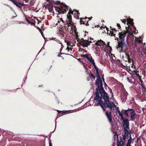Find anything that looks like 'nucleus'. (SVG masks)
<instances>
[{"label": "nucleus", "mask_w": 146, "mask_h": 146, "mask_svg": "<svg viewBox=\"0 0 146 146\" xmlns=\"http://www.w3.org/2000/svg\"><path fill=\"white\" fill-rule=\"evenodd\" d=\"M94 95V100L98 102V103H109L110 102V97L104 89L103 85H98Z\"/></svg>", "instance_id": "nucleus-1"}, {"label": "nucleus", "mask_w": 146, "mask_h": 146, "mask_svg": "<svg viewBox=\"0 0 146 146\" xmlns=\"http://www.w3.org/2000/svg\"><path fill=\"white\" fill-rule=\"evenodd\" d=\"M55 3L56 4H60V7H54L56 8V10L58 14H64L66 13V12L68 10V7L64 4L61 3L60 1H55Z\"/></svg>", "instance_id": "nucleus-2"}, {"label": "nucleus", "mask_w": 146, "mask_h": 146, "mask_svg": "<svg viewBox=\"0 0 146 146\" xmlns=\"http://www.w3.org/2000/svg\"><path fill=\"white\" fill-rule=\"evenodd\" d=\"M115 40L118 41V45L117 46V48L120 52H121L122 51H123L124 49L125 50L127 48V46L124 42V40H119L118 37H116Z\"/></svg>", "instance_id": "nucleus-3"}, {"label": "nucleus", "mask_w": 146, "mask_h": 146, "mask_svg": "<svg viewBox=\"0 0 146 146\" xmlns=\"http://www.w3.org/2000/svg\"><path fill=\"white\" fill-rule=\"evenodd\" d=\"M73 11H72L71 9H70L69 10L68 15H67V18L68 20L66 21V24H67L68 25L73 24L72 21V17L71 15L73 14Z\"/></svg>", "instance_id": "nucleus-4"}, {"label": "nucleus", "mask_w": 146, "mask_h": 146, "mask_svg": "<svg viewBox=\"0 0 146 146\" xmlns=\"http://www.w3.org/2000/svg\"><path fill=\"white\" fill-rule=\"evenodd\" d=\"M123 111H124L123 113L124 115L125 116L127 117H128L129 116V114H130L131 115L135 112L134 110L133 109H130L129 108H128L127 110H123L122 111H121V112H123Z\"/></svg>", "instance_id": "nucleus-5"}, {"label": "nucleus", "mask_w": 146, "mask_h": 146, "mask_svg": "<svg viewBox=\"0 0 146 146\" xmlns=\"http://www.w3.org/2000/svg\"><path fill=\"white\" fill-rule=\"evenodd\" d=\"M80 44L83 46V47H87L88 46L90 45V44L88 41V40H84L83 38H82L80 39V41H78Z\"/></svg>", "instance_id": "nucleus-6"}, {"label": "nucleus", "mask_w": 146, "mask_h": 146, "mask_svg": "<svg viewBox=\"0 0 146 146\" xmlns=\"http://www.w3.org/2000/svg\"><path fill=\"white\" fill-rule=\"evenodd\" d=\"M96 74L98 77L96 80V84H97L98 86V85L100 86L103 85L99 71L96 72Z\"/></svg>", "instance_id": "nucleus-7"}, {"label": "nucleus", "mask_w": 146, "mask_h": 146, "mask_svg": "<svg viewBox=\"0 0 146 146\" xmlns=\"http://www.w3.org/2000/svg\"><path fill=\"white\" fill-rule=\"evenodd\" d=\"M121 120L123 121V125L124 127V129H129V120L127 118L124 119V118Z\"/></svg>", "instance_id": "nucleus-8"}, {"label": "nucleus", "mask_w": 146, "mask_h": 146, "mask_svg": "<svg viewBox=\"0 0 146 146\" xmlns=\"http://www.w3.org/2000/svg\"><path fill=\"white\" fill-rule=\"evenodd\" d=\"M126 34V32H125V31L124 30L123 31H122L121 32L118 33L119 37V40H124V37H125Z\"/></svg>", "instance_id": "nucleus-9"}, {"label": "nucleus", "mask_w": 146, "mask_h": 146, "mask_svg": "<svg viewBox=\"0 0 146 146\" xmlns=\"http://www.w3.org/2000/svg\"><path fill=\"white\" fill-rule=\"evenodd\" d=\"M80 24H83L85 25L86 26H88L89 25V24L88 23V21H89V19L87 17L85 18H81L80 19Z\"/></svg>", "instance_id": "nucleus-10"}, {"label": "nucleus", "mask_w": 146, "mask_h": 146, "mask_svg": "<svg viewBox=\"0 0 146 146\" xmlns=\"http://www.w3.org/2000/svg\"><path fill=\"white\" fill-rule=\"evenodd\" d=\"M106 115L107 116L108 121L110 123H111L112 122V118L111 115V111H108L107 110L106 111Z\"/></svg>", "instance_id": "nucleus-11"}, {"label": "nucleus", "mask_w": 146, "mask_h": 146, "mask_svg": "<svg viewBox=\"0 0 146 146\" xmlns=\"http://www.w3.org/2000/svg\"><path fill=\"white\" fill-rule=\"evenodd\" d=\"M12 1L15 5L19 8H22L23 6L25 5L24 4L21 3L18 1H17L16 0H9Z\"/></svg>", "instance_id": "nucleus-12"}, {"label": "nucleus", "mask_w": 146, "mask_h": 146, "mask_svg": "<svg viewBox=\"0 0 146 146\" xmlns=\"http://www.w3.org/2000/svg\"><path fill=\"white\" fill-rule=\"evenodd\" d=\"M126 137H127L125 136V135H123V138H122L121 137L119 141L118 139L117 143L120 142V144H121V145H122V146H124L125 142V140L127 138Z\"/></svg>", "instance_id": "nucleus-13"}, {"label": "nucleus", "mask_w": 146, "mask_h": 146, "mask_svg": "<svg viewBox=\"0 0 146 146\" xmlns=\"http://www.w3.org/2000/svg\"><path fill=\"white\" fill-rule=\"evenodd\" d=\"M106 105L107 107L110 108V111H111V110L112 107L115 108L116 107V106L112 102H110V101L109 103L106 102Z\"/></svg>", "instance_id": "nucleus-14"}, {"label": "nucleus", "mask_w": 146, "mask_h": 146, "mask_svg": "<svg viewBox=\"0 0 146 146\" xmlns=\"http://www.w3.org/2000/svg\"><path fill=\"white\" fill-rule=\"evenodd\" d=\"M95 44L96 45L100 46V48L101 47V45L103 46L104 45H106L105 42L101 39L100 40H98V41L95 43Z\"/></svg>", "instance_id": "nucleus-15"}, {"label": "nucleus", "mask_w": 146, "mask_h": 146, "mask_svg": "<svg viewBox=\"0 0 146 146\" xmlns=\"http://www.w3.org/2000/svg\"><path fill=\"white\" fill-rule=\"evenodd\" d=\"M117 31V30H116L115 29H111V31H110L109 35H110L111 36H114L115 38L116 37L115 36V34L114 33H116Z\"/></svg>", "instance_id": "nucleus-16"}, {"label": "nucleus", "mask_w": 146, "mask_h": 146, "mask_svg": "<svg viewBox=\"0 0 146 146\" xmlns=\"http://www.w3.org/2000/svg\"><path fill=\"white\" fill-rule=\"evenodd\" d=\"M100 105L102 108L103 111H105L106 110V108L108 107L106 106V103H98L97 104V105Z\"/></svg>", "instance_id": "nucleus-17"}, {"label": "nucleus", "mask_w": 146, "mask_h": 146, "mask_svg": "<svg viewBox=\"0 0 146 146\" xmlns=\"http://www.w3.org/2000/svg\"><path fill=\"white\" fill-rule=\"evenodd\" d=\"M46 6L48 7V9L49 11L50 12H52L53 10V5L50 3H47L46 4Z\"/></svg>", "instance_id": "nucleus-18"}, {"label": "nucleus", "mask_w": 146, "mask_h": 146, "mask_svg": "<svg viewBox=\"0 0 146 146\" xmlns=\"http://www.w3.org/2000/svg\"><path fill=\"white\" fill-rule=\"evenodd\" d=\"M127 22V24H129L130 25L132 26L133 27H134L135 29V27H134L133 25H134V22H133V20L132 19H131L130 18H128L126 20Z\"/></svg>", "instance_id": "nucleus-19"}, {"label": "nucleus", "mask_w": 146, "mask_h": 146, "mask_svg": "<svg viewBox=\"0 0 146 146\" xmlns=\"http://www.w3.org/2000/svg\"><path fill=\"white\" fill-rule=\"evenodd\" d=\"M136 115V113L135 112L134 113L130 115V119L129 120H131V121H134L135 120V116Z\"/></svg>", "instance_id": "nucleus-20"}, {"label": "nucleus", "mask_w": 146, "mask_h": 146, "mask_svg": "<svg viewBox=\"0 0 146 146\" xmlns=\"http://www.w3.org/2000/svg\"><path fill=\"white\" fill-rule=\"evenodd\" d=\"M128 129H124V135H125V136L127 137H129V132L128 131Z\"/></svg>", "instance_id": "nucleus-21"}, {"label": "nucleus", "mask_w": 146, "mask_h": 146, "mask_svg": "<svg viewBox=\"0 0 146 146\" xmlns=\"http://www.w3.org/2000/svg\"><path fill=\"white\" fill-rule=\"evenodd\" d=\"M141 88L143 94H145L146 93V88L144 85H141Z\"/></svg>", "instance_id": "nucleus-22"}, {"label": "nucleus", "mask_w": 146, "mask_h": 146, "mask_svg": "<svg viewBox=\"0 0 146 146\" xmlns=\"http://www.w3.org/2000/svg\"><path fill=\"white\" fill-rule=\"evenodd\" d=\"M126 57L127 58L128 62L129 63H131V61H133L131 59V58L130 57V56L128 54H126Z\"/></svg>", "instance_id": "nucleus-23"}, {"label": "nucleus", "mask_w": 146, "mask_h": 146, "mask_svg": "<svg viewBox=\"0 0 146 146\" xmlns=\"http://www.w3.org/2000/svg\"><path fill=\"white\" fill-rule=\"evenodd\" d=\"M141 53L143 55L145 54L146 55V47L143 48L142 49L141 51Z\"/></svg>", "instance_id": "nucleus-24"}, {"label": "nucleus", "mask_w": 146, "mask_h": 146, "mask_svg": "<svg viewBox=\"0 0 146 146\" xmlns=\"http://www.w3.org/2000/svg\"><path fill=\"white\" fill-rule=\"evenodd\" d=\"M87 59L92 64L94 62V59L92 58L91 56H90V57H89L88 56V58H87Z\"/></svg>", "instance_id": "nucleus-25"}, {"label": "nucleus", "mask_w": 146, "mask_h": 146, "mask_svg": "<svg viewBox=\"0 0 146 146\" xmlns=\"http://www.w3.org/2000/svg\"><path fill=\"white\" fill-rule=\"evenodd\" d=\"M26 20L28 22V23L30 24L31 25H35V23L31 22L30 21L28 20V18L26 17L25 18Z\"/></svg>", "instance_id": "nucleus-26"}, {"label": "nucleus", "mask_w": 146, "mask_h": 146, "mask_svg": "<svg viewBox=\"0 0 146 146\" xmlns=\"http://www.w3.org/2000/svg\"><path fill=\"white\" fill-rule=\"evenodd\" d=\"M95 49H96V54H98L99 53H100V47L98 46H96L95 48Z\"/></svg>", "instance_id": "nucleus-27"}, {"label": "nucleus", "mask_w": 146, "mask_h": 146, "mask_svg": "<svg viewBox=\"0 0 146 146\" xmlns=\"http://www.w3.org/2000/svg\"><path fill=\"white\" fill-rule=\"evenodd\" d=\"M127 95L126 94H124V96L121 98V99L123 101H125L127 99Z\"/></svg>", "instance_id": "nucleus-28"}, {"label": "nucleus", "mask_w": 146, "mask_h": 146, "mask_svg": "<svg viewBox=\"0 0 146 146\" xmlns=\"http://www.w3.org/2000/svg\"><path fill=\"white\" fill-rule=\"evenodd\" d=\"M118 113L119 115L121 117V119H123L124 117L123 116L122 113L120 112V111H118Z\"/></svg>", "instance_id": "nucleus-29"}, {"label": "nucleus", "mask_w": 146, "mask_h": 146, "mask_svg": "<svg viewBox=\"0 0 146 146\" xmlns=\"http://www.w3.org/2000/svg\"><path fill=\"white\" fill-rule=\"evenodd\" d=\"M72 23H73V24H69L68 25L67 24H66L67 25H68V27H69L70 25H72V29L74 28H75V27H76V26L74 24V23L73 22H72Z\"/></svg>", "instance_id": "nucleus-30"}, {"label": "nucleus", "mask_w": 146, "mask_h": 146, "mask_svg": "<svg viewBox=\"0 0 146 146\" xmlns=\"http://www.w3.org/2000/svg\"><path fill=\"white\" fill-rule=\"evenodd\" d=\"M81 56L82 58H88V56L87 54H86L85 55H84V54L81 55Z\"/></svg>", "instance_id": "nucleus-31"}, {"label": "nucleus", "mask_w": 146, "mask_h": 146, "mask_svg": "<svg viewBox=\"0 0 146 146\" xmlns=\"http://www.w3.org/2000/svg\"><path fill=\"white\" fill-rule=\"evenodd\" d=\"M60 34L62 36L64 37V34L65 33V32L64 31H60Z\"/></svg>", "instance_id": "nucleus-32"}, {"label": "nucleus", "mask_w": 146, "mask_h": 146, "mask_svg": "<svg viewBox=\"0 0 146 146\" xmlns=\"http://www.w3.org/2000/svg\"><path fill=\"white\" fill-rule=\"evenodd\" d=\"M66 50H68V52H69V50H70L71 52V51H72V48H69L68 46H67V48L66 49Z\"/></svg>", "instance_id": "nucleus-33"}, {"label": "nucleus", "mask_w": 146, "mask_h": 146, "mask_svg": "<svg viewBox=\"0 0 146 146\" xmlns=\"http://www.w3.org/2000/svg\"><path fill=\"white\" fill-rule=\"evenodd\" d=\"M52 39H53L54 40H55L56 41V42H57L58 43H60V41L59 40H58L56 38H52Z\"/></svg>", "instance_id": "nucleus-34"}, {"label": "nucleus", "mask_w": 146, "mask_h": 146, "mask_svg": "<svg viewBox=\"0 0 146 146\" xmlns=\"http://www.w3.org/2000/svg\"><path fill=\"white\" fill-rule=\"evenodd\" d=\"M73 30H74V32L75 33V35L78 34V32H76L77 29H76V27H75V28H74L73 29Z\"/></svg>", "instance_id": "nucleus-35"}, {"label": "nucleus", "mask_w": 146, "mask_h": 146, "mask_svg": "<svg viewBox=\"0 0 146 146\" xmlns=\"http://www.w3.org/2000/svg\"><path fill=\"white\" fill-rule=\"evenodd\" d=\"M128 29H129V27H128ZM131 31V30H130H130H126V31H125V32H126V34L127 33H129H129H130Z\"/></svg>", "instance_id": "nucleus-36"}, {"label": "nucleus", "mask_w": 146, "mask_h": 146, "mask_svg": "<svg viewBox=\"0 0 146 146\" xmlns=\"http://www.w3.org/2000/svg\"><path fill=\"white\" fill-rule=\"evenodd\" d=\"M90 75L92 77V78L94 80L95 79V76L94 75V74L92 73H90Z\"/></svg>", "instance_id": "nucleus-37"}, {"label": "nucleus", "mask_w": 146, "mask_h": 146, "mask_svg": "<svg viewBox=\"0 0 146 146\" xmlns=\"http://www.w3.org/2000/svg\"><path fill=\"white\" fill-rule=\"evenodd\" d=\"M108 89H109V90L110 91V93L113 96V93L112 92V89L109 87H108Z\"/></svg>", "instance_id": "nucleus-38"}, {"label": "nucleus", "mask_w": 146, "mask_h": 146, "mask_svg": "<svg viewBox=\"0 0 146 146\" xmlns=\"http://www.w3.org/2000/svg\"><path fill=\"white\" fill-rule=\"evenodd\" d=\"M88 41L89 42L90 44L94 42V40L93 38H92V40H91L89 41L88 40Z\"/></svg>", "instance_id": "nucleus-39"}, {"label": "nucleus", "mask_w": 146, "mask_h": 146, "mask_svg": "<svg viewBox=\"0 0 146 146\" xmlns=\"http://www.w3.org/2000/svg\"><path fill=\"white\" fill-rule=\"evenodd\" d=\"M137 41L139 43H142V40H138V39H137Z\"/></svg>", "instance_id": "nucleus-40"}, {"label": "nucleus", "mask_w": 146, "mask_h": 146, "mask_svg": "<svg viewBox=\"0 0 146 146\" xmlns=\"http://www.w3.org/2000/svg\"><path fill=\"white\" fill-rule=\"evenodd\" d=\"M76 35V39L77 40V41H80V40L78 38V34Z\"/></svg>", "instance_id": "nucleus-41"}, {"label": "nucleus", "mask_w": 146, "mask_h": 146, "mask_svg": "<svg viewBox=\"0 0 146 146\" xmlns=\"http://www.w3.org/2000/svg\"><path fill=\"white\" fill-rule=\"evenodd\" d=\"M117 26L118 27V29H121V26H120V24L119 23L117 24Z\"/></svg>", "instance_id": "nucleus-42"}, {"label": "nucleus", "mask_w": 146, "mask_h": 146, "mask_svg": "<svg viewBox=\"0 0 146 146\" xmlns=\"http://www.w3.org/2000/svg\"><path fill=\"white\" fill-rule=\"evenodd\" d=\"M121 20L123 23H124L125 24V23L126 22L125 19H123V20Z\"/></svg>", "instance_id": "nucleus-43"}, {"label": "nucleus", "mask_w": 146, "mask_h": 146, "mask_svg": "<svg viewBox=\"0 0 146 146\" xmlns=\"http://www.w3.org/2000/svg\"><path fill=\"white\" fill-rule=\"evenodd\" d=\"M92 64H93V66H94V68H96L97 67L96 66V64H95V63L94 62V63H92Z\"/></svg>", "instance_id": "nucleus-44"}, {"label": "nucleus", "mask_w": 146, "mask_h": 146, "mask_svg": "<svg viewBox=\"0 0 146 146\" xmlns=\"http://www.w3.org/2000/svg\"><path fill=\"white\" fill-rule=\"evenodd\" d=\"M131 141L130 140V139H128V142H127V143H130V144H131Z\"/></svg>", "instance_id": "nucleus-45"}, {"label": "nucleus", "mask_w": 146, "mask_h": 146, "mask_svg": "<svg viewBox=\"0 0 146 146\" xmlns=\"http://www.w3.org/2000/svg\"><path fill=\"white\" fill-rule=\"evenodd\" d=\"M95 69V70H96V72H97L99 71V69H98V68L97 67Z\"/></svg>", "instance_id": "nucleus-46"}, {"label": "nucleus", "mask_w": 146, "mask_h": 146, "mask_svg": "<svg viewBox=\"0 0 146 146\" xmlns=\"http://www.w3.org/2000/svg\"><path fill=\"white\" fill-rule=\"evenodd\" d=\"M76 11L77 12L78 15V16H79L78 15L80 14L79 13V11L76 10Z\"/></svg>", "instance_id": "nucleus-47"}, {"label": "nucleus", "mask_w": 146, "mask_h": 146, "mask_svg": "<svg viewBox=\"0 0 146 146\" xmlns=\"http://www.w3.org/2000/svg\"><path fill=\"white\" fill-rule=\"evenodd\" d=\"M67 45L68 46H68L70 45V43L68 41L67 42Z\"/></svg>", "instance_id": "nucleus-48"}, {"label": "nucleus", "mask_w": 146, "mask_h": 146, "mask_svg": "<svg viewBox=\"0 0 146 146\" xmlns=\"http://www.w3.org/2000/svg\"><path fill=\"white\" fill-rule=\"evenodd\" d=\"M136 75L138 77H139V78H141L140 77V76L139 74H137V73H136Z\"/></svg>", "instance_id": "nucleus-49"}, {"label": "nucleus", "mask_w": 146, "mask_h": 146, "mask_svg": "<svg viewBox=\"0 0 146 146\" xmlns=\"http://www.w3.org/2000/svg\"><path fill=\"white\" fill-rule=\"evenodd\" d=\"M140 81L141 82V83L140 84V83H139V85H141H141H144L143 84H142V82L141 81V80L140 79Z\"/></svg>", "instance_id": "nucleus-50"}, {"label": "nucleus", "mask_w": 146, "mask_h": 146, "mask_svg": "<svg viewBox=\"0 0 146 146\" xmlns=\"http://www.w3.org/2000/svg\"><path fill=\"white\" fill-rule=\"evenodd\" d=\"M131 144L130 143H127L126 145V146H131Z\"/></svg>", "instance_id": "nucleus-51"}, {"label": "nucleus", "mask_w": 146, "mask_h": 146, "mask_svg": "<svg viewBox=\"0 0 146 146\" xmlns=\"http://www.w3.org/2000/svg\"><path fill=\"white\" fill-rule=\"evenodd\" d=\"M116 110H117V112H118V111H120V110H119V107H117Z\"/></svg>", "instance_id": "nucleus-52"}, {"label": "nucleus", "mask_w": 146, "mask_h": 146, "mask_svg": "<svg viewBox=\"0 0 146 146\" xmlns=\"http://www.w3.org/2000/svg\"><path fill=\"white\" fill-rule=\"evenodd\" d=\"M106 30H107V34H109V32H108V31H109V30H108V28H107V27H106Z\"/></svg>", "instance_id": "nucleus-53"}, {"label": "nucleus", "mask_w": 146, "mask_h": 146, "mask_svg": "<svg viewBox=\"0 0 146 146\" xmlns=\"http://www.w3.org/2000/svg\"><path fill=\"white\" fill-rule=\"evenodd\" d=\"M57 111L58 112V113H60V112H63V111H61L58 110H57Z\"/></svg>", "instance_id": "nucleus-54"}, {"label": "nucleus", "mask_w": 146, "mask_h": 146, "mask_svg": "<svg viewBox=\"0 0 146 146\" xmlns=\"http://www.w3.org/2000/svg\"><path fill=\"white\" fill-rule=\"evenodd\" d=\"M102 79L103 81V82L104 83H105V81H104V76H103L102 78Z\"/></svg>", "instance_id": "nucleus-55"}, {"label": "nucleus", "mask_w": 146, "mask_h": 146, "mask_svg": "<svg viewBox=\"0 0 146 146\" xmlns=\"http://www.w3.org/2000/svg\"><path fill=\"white\" fill-rule=\"evenodd\" d=\"M127 79H128V80L129 81V82L130 83H132V82H133L129 80V78H127Z\"/></svg>", "instance_id": "nucleus-56"}, {"label": "nucleus", "mask_w": 146, "mask_h": 146, "mask_svg": "<svg viewBox=\"0 0 146 146\" xmlns=\"http://www.w3.org/2000/svg\"><path fill=\"white\" fill-rule=\"evenodd\" d=\"M129 139H130V140H131L132 139L131 136L130 134V138Z\"/></svg>", "instance_id": "nucleus-57"}, {"label": "nucleus", "mask_w": 146, "mask_h": 146, "mask_svg": "<svg viewBox=\"0 0 146 146\" xmlns=\"http://www.w3.org/2000/svg\"><path fill=\"white\" fill-rule=\"evenodd\" d=\"M92 17H89V18H88V19H89V21L90 20H91V19H92Z\"/></svg>", "instance_id": "nucleus-58"}, {"label": "nucleus", "mask_w": 146, "mask_h": 146, "mask_svg": "<svg viewBox=\"0 0 146 146\" xmlns=\"http://www.w3.org/2000/svg\"><path fill=\"white\" fill-rule=\"evenodd\" d=\"M87 80L88 81H89V80H90L89 78V77H88L87 78Z\"/></svg>", "instance_id": "nucleus-59"}, {"label": "nucleus", "mask_w": 146, "mask_h": 146, "mask_svg": "<svg viewBox=\"0 0 146 146\" xmlns=\"http://www.w3.org/2000/svg\"><path fill=\"white\" fill-rule=\"evenodd\" d=\"M104 84H105V86H107L108 87V85H107V84H106V83L105 82V83H104Z\"/></svg>", "instance_id": "nucleus-60"}, {"label": "nucleus", "mask_w": 146, "mask_h": 146, "mask_svg": "<svg viewBox=\"0 0 146 146\" xmlns=\"http://www.w3.org/2000/svg\"><path fill=\"white\" fill-rule=\"evenodd\" d=\"M63 112H60V113H61L62 114H63L64 113H66V112H64V111H62Z\"/></svg>", "instance_id": "nucleus-61"}, {"label": "nucleus", "mask_w": 146, "mask_h": 146, "mask_svg": "<svg viewBox=\"0 0 146 146\" xmlns=\"http://www.w3.org/2000/svg\"><path fill=\"white\" fill-rule=\"evenodd\" d=\"M49 146H52V144L50 142H49Z\"/></svg>", "instance_id": "nucleus-62"}, {"label": "nucleus", "mask_w": 146, "mask_h": 146, "mask_svg": "<svg viewBox=\"0 0 146 146\" xmlns=\"http://www.w3.org/2000/svg\"><path fill=\"white\" fill-rule=\"evenodd\" d=\"M62 48H63L62 47H61L60 49V52H61V51L62 50Z\"/></svg>", "instance_id": "nucleus-63"}, {"label": "nucleus", "mask_w": 146, "mask_h": 146, "mask_svg": "<svg viewBox=\"0 0 146 146\" xmlns=\"http://www.w3.org/2000/svg\"><path fill=\"white\" fill-rule=\"evenodd\" d=\"M38 29H39V31H41V32H42V31H41V29L40 28H39L38 27Z\"/></svg>", "instance_id": "nucleus-64"}]
</instances>
